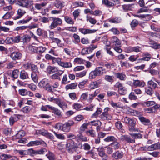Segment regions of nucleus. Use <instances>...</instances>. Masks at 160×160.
I'll list each match as a JSON object with an SVG mask.
<instances>
[{"mask_svg":"<svg viewBox=\"0 0 160 160\" xmlns=\"http://www.w3.org/2000/svg\"><path fill=\"white\" fill-rule=\"evenodd\" d=\"M147 84L148 85L151 86L154 89L157 87L158 86L157 84L152 80L149 81L147 82Z\"/></svg>","mask_w":160,"mask_h":160,"instance_id":"44","label":"nucleus"},{"mask_svg":"<svg viewBox=\"0 0 160 160\" xmlns=\"http://www.w3.org/2000/svg\"><path fill=\"white\" fill-rule=\"evenodd\" d=\"M114 77L113 76L106 75L105 76V80L107 82H112L114 81Z\"/></svg>","mask_w":160,"mask_h":160,"instance_id":"40","label":"nucleus"},{"mask_svg":"<svg viewBox=\"0 0 160 160\" xmlns=\"http://www.w3.org/2000/svg\"><path fill=\"white\" fill-rule=\"evenodd\" d=\"M87 80H84L82 82H80L78 84V86L79 88L82 89L84 87L86 83Z\"/></svg>","mask_w":160,"mask_h":160,"instance_id":"60","label":"nucleus"},{"mask_svg":"<svg viewBox=\"0 0 160 160\" xmlns=\"http://www.w3.org/2000/svg\"><path fill=\"white\" fill-rule=\"evenodd\" d=\"M26 133L24 131L22 130H20L15 135L13 136L12 138L14 140L20 139L24 137Z\"/></svg>","mask_w":160,"mask_h":160,"instance_id":"14","label":"nucleus"},{"mask_svg":"<svg viewBox=\"0 0 160 160\" xmlns=\"http://www.w3.org/2000/svg\"><path fill=\"white\" fill-rule=\"evenodd\" d=\"M139 119L144 124L146 125H149L151 127L152 125L150 123V121L144 117H141L139 118Z\"/></svg>","mask_w":160,"mask_h":160,"instance_id":"20","label":"nucleus"},{"mask_svg":"<svg viewBox=\"0 0 160 160\" xmlns=\"http://www.w3.org/2000/svg\"><path fill=\"white\" fill-rule=\"evenodd\" d=\"M22 54L19 52L14 51L12 52L10 55L11 58L13 60H19L22 57Z\"/></svg>","mask_w":160,"mask_h":160,"instance_id":"12","label":"nucleus"},{"mask_svg":"<svg viewBox=\"0 0 160 160\" xmlns=\"http://www.w3.org/2000/svg\"><path fill=\"white\" fill-rule=\"evenodd\" d=\"M57 62L59 65L64 68H69L72 67V63L70 62L62 61L60 58L57 59Z\"/></svg>","mask_w":160,"mask_h":160,"instance_id":"9","label":"nucleus"},{"mask_svg":"<svg viewBox=\"0 0 160 160\" xmlns=\"http://www.w3.org/2000/svg\"><path fill=\"white\" fill-rule=\"evenodd\" d=\"M27 155H28L31 156H33L37 155V150H34L33 149H30L26 150Z\"/></svg>","mask_w":160,"mask_h":160,"instance_id":"32","label":"nucleus"},{"mask_svg":"<svg viewBox=\"0 0 160 160\" xmlns=\"http://www.w3.org/2000/svg\"><path fill=\"white\" fill-rule=\"evenodd\" d=\"M73 108L77 111L79 110L82 108V105L80 103H75L72 105Z\"/></svg>","mask_w":160,"mask_h":160,"instance_id":"41","label":"nucleus"},{"mask_svg":"<svg viewBox=\"0 0 160 160\" xmlns=\"http://www.w3.org/2000/svg\"><path fill=\"white\" fill-rule=\"evenodd\" d=\"M109 146H111L112 147H113L114 149L116 150L120 148V144L119 142L118 141L117 139L116 138L115 140L114 141L112 142L111 143Z\"/></svg>","mask_w":160,"mask_h":160,"instance_id":"21","label":"nucleus"},{"mask_svg":"<svg viewBox=\"0 0 160 160\" xmlns=\"http://www.w3.org/2000/svg\"><path fill=\"white\" fill-rule=\"evenodd\" d=\"M32 79L35 82L37 83L38 82V76L37 74L35 72L32 73L31 74Z\"/></svg>","mask_w":160,"mask_h":160,"instance_id":"58","label":"nucleus"},{"mask_svg":"<svg viewBox=\"0 0 160 160\" xmlns=\"http://www.w3.org/2000/svg\"><path fill=\"white\" fill-rule=\"evenodd\" d=\"M89 124L88 123H84L80 127V131L82 132L84 131L86 129H87L88 127V125Z\"/></svg>","mask_w":160,"mask_h":160,"instance_id":"62","label":"nucleus"},{"mask_svg":"<svg viewBox=\"0 0 160 160\" xmlns=\"http://www.w3.org/2000/svg\"><path fill=\"white\" fill-rule=\"evenodd\" d=\"M64 20L68 24L73 25L74 23V21L69 16H65Z\"/></svg>","mask_w":160,"mask_h":160,"instance_id":"33","label":"nucleus"},{"mask_svg":"<svg viewBox=\"0 0 160 160\" xmlns=\"http://www.w3.org/2000/svg\"><path fill=\"white\" fill-rule=\"evenodd\" d=\"M20 78L21 79H25L28 78V73L24 71H22L21 72L20 75Z\"/></svg>","mask_w":160,"mask_h":160,"instance_id":"36","label":"nucleus"},{"mask_svg":"<svg viewBox=\"0 0 160 160\" xmlns=\"http://www.w3.org/2000/svg\"><path fill=\"white\" fill-rule=\"evenodd\" d=\"M14 13V11L8 12L4 14V15L2 17V18L4 19H8L13 15Z\"/></svg>","mask_w":160,"mask_h":160,"instance_id":"35","label":"nucleus"},{"mask_svg":"<svg viewBox=\"0 0 160 160\" xmlns=\"http://www.w3.org/2000/svg\"><path fill=\"white\" fill-rule=\"evenodd\" d=\"M48 100L50 102H53L63 110L67 108V104L59 98H55L53 97H49L48 98Z\"/></svg>","mask_w":160,"mask_h":160,"instance_id":"2","label":"nucleus"},{"mask_svg":"<svg viewBox=\"0 0 160 160\" xmlns=\"http://www.w3.org/2000/svg\"><path fill=\"white\" fill-rule=\"evenodd\" d=\"M145 92L147 94L152 95L153 93V91L152 90V88L150 87H148L145 88Z\"/></svg>","mask_w":160,"mask_h":160,"instance_id":"50","label":"nucleus"},{"mask_svg":"<svg viewBox=\"0 0 160 160\" xmlns=\"http://www.w3.org/2000/svg\"><path fill=\"white\" fill-rule=\"evenodd\" d=\"M133 83L134 86L140 87H143L146 85L145 82L143 81L138 80H134Z\"/></svg>","mask_w":160,"mask_h":160,"instance_id":"16","label":"nucleus"},{"mask_svg":"<svg viewBox=\"0 0 160 160\" xmlns=\"http://www.w3.org/2000/svg\"><path fill=\"white\" fill-rule=\"evenodd\" d=\"M49 83V81L48 79H44L39 83V86L44 88L49 92H51L52 91V88L50 86Z\"/></svg>","mask_w":160,"mask_h":160,"instance_id":"3","label":"nucleus"},{"mask_svg":"<svg viewBox=\"0 0 160 160\" xmlns=\"http://www.w3.org/2000/svg\"><path fill=\"white\" fill-rule=\"evenodd\" d=\"M89 124H91L92 125L97 126H101V123L99 120L93 121L90 122H88Z\"/></svg>","mask_w":160,"mask_h":160,"instance_id":"46","label":"nucleus"},{"mask_svg":"<svg viewBox=\"0 0 160 160\" xmlns=\"http://www.w3.org/2000/svg\"><path fill=\"white\" fill-rule=\"evenodd\" d=\"M135 16L142 18H145L147 20H150L152 18L151 16H150V15L149 14L136 15H135Z\"/></svg>","mask_w":160,"mask_h":160,"instance_id":"34","label":"nucleus"},{"mask_svg":"<svg viewBox=\"0 0 160 160\" xmlns=\"http://www.w3.org/2000/svg\"><path fill=\"white\" fill-rule=\"evenodd\" d=\"M87 73V71L84 70L82 72H80L76 74V76L77 78H79L82 77L86 75Z\"/></svg>","mask_w":160,"mask_h":160,"instance_id":"42","label":"nucleus"},{"mask_svg":"<svg viewBox=\"0 0 160 160\" xmlns=\"http://www.w3.org/2000/svg\"><path fill=\"white\" fill-rule=\"evenodd\" d=\"M78 30L82 34L86 35L94 33L97 31V30L90 29L82 28H79Z\"/></svg>","mask_w":160,"mask_h":160,"instance_id":"11","label":"nucleus"},{"mask_svg":"<svg viewBox=\"0 0 160 160\" xmlns=\"http://www.w3.org/2000/svg\"><path fill=\"white\" fill-rule=\"evenodd\" d=\"M133 4H125L122 5V7L125 11H127L128 10H131L132 9V6Z\"/></svg>","mask_w":160,"mask_h":160,"instance_id":"37","label":"nucleus"},{"mask_svg":"<svg viewBox=\"0 0 160 160\" xmlns=\"http://www.w3.org/2000/svg\"><path fill=\"white\" fill-rule=\"evenodd\" d=\"M86 20L88 21L91 23L95 24L96 22V20L94 18L89 17L88 15L86 16Z\"/></svg>","mask_w":160,"mask_h":160,"instance_id":"54","label":"nucleus"},{"mask_svg":"<svg viewBox=\"0 0 160 160\" xmlns=\"http://www.w3.org/2000/svg\"><path fill=\"white\" fill-rule=\"evenodd\" d=\"M123 156V153L122 152L117 151L113 153L112 157L115 159H118L122 158Z\"/></svg>","mask_w":160,"mask_h":160,"instance_id":"19","label":"nucleus"},{"mask_svg":"<svg viewBox=\"0 0 160 160\" xmlns=\"http://www.w3.org/2000/svg\"><path fill=\"white\" fill-rule=\"evenodd\" d=\"M116 138L113 136H109L104 139V141L106 142H113Z\"/></svg>","mask_w":160,"mask_h":160,"instance_id":"45","label":"nucleus"},{"mask_svg":"<svg viewBox=\"0 0 160 160\" xmlns=\"http://www.w3.org/2000/svg\"><path fill=\"white\" fill-rule=\"evenodd\" d=\"M11 157V156L10 155L3 154L0 155V159L3 160H6L10 158Z\"/></svg>","mask_w":160,"mask_h":160,"instance_id":"52","label":"nucleus"},{"mask_svg":"<svg viewBox=\"0 0 160 160\" xmlns=\"http://www.w3.org/2000/svg\"><path fill=\"white\" fill-rule=\"evenodd\" d=\"M109 110V108L108 107L104 109V112L100 116V117L103 120H109L111 119V116L110 114H109L108 112Z\"/></svg>","mask_w":160,"mask_h":160,"instance_id":"10","label":"nucleus"},{"mask_svg":"<svg viewBox=\"0 0 160 160\" xmlns=\"http://www.w3.org/2000/svg\"><path fill=\"white\" fill-rule=\"evenodd\" d=\"M128 124L129 126V130L130 132H133L137 131V129L134 127L135 124V122L134 120L130 118Z\"/></svg>","mask_w":160,"mask_h":160,"instance_id":"13","label":"nucleus"},{"mask_svg":"<svg viewBox=\"0 0 160 160\" xmlns=\"http://www.w3.org/2000/svg\"><path fill=\"white\" fill-rule=\"evenodd\" d=\"M53 112L59 117H61L62 116L61 112L58 108H55L53 110Z\"/></svg>","mask_w":160,"mask_h":160,"instance_id":"57","label":"nucleus"},{"mask_svg":"<svg viewBox=\"0 0 160 160\" xmlns=\"http://www.w3.org/2000/svg\"><path fill=\"white\" fill-rule=\"evenodd\" d=\"M53 132L57 138L62 140L65 139V136L63 134H58L55 131H53Z\"/></svg>","mask_w":160,"mask_h":160,"instance_id":"38","label":"nucleus"},{"mask_svg":"<svg viewBox=\"0 0 160 160\" xmlns=\"http://www.w3.org/2000/svg\"><path fill=\"white\" fill-rule=\"evenodd\" d=\"M73 121L70 120L64 124L58 123H56L54 128L56 129L60 130L65 132H68L71 130V126L74 124Z\"/></svg>","mask_w":160,"mask_h":160,"instance_id":"1","label":"nucleus"},{"mask_svg":"<svg viewBox=\"0 0 160 160\" xmlns=\"http://www.w3.org/2000/svg\"><path fill=\"white\" fill-rule=\"evenodd\" d=\"M102 2L103 4L109 7H112L114 5V4L109 0H102Z\"/></svg>","mask_w":160,"mask_h":160,"instance_id":"49","label":"nucleus"},{"mask_svg":"<svg viewBox=\"0 0 160 160\" xmlns=\"http://www.w3.org/2000/svg\"><path fill=\"white\" fill-rule=\"evenodd\" d=\"M14 152L15 154H18L21 156V157L27 155L26 150L15 149L14 150Z\"/></svg>","mask_w":160,"mask_h":160,"instance_id":"25","label":"nucleus"},{"mask_svg":"<svg viewBox=\"0 0 160 160\" xmlns=\"http://www.w3.org/2000/svg\"><path fill=\"white\" fill-rule=\"evenodd\" d=\"M88 87L91 89H93L98 88L97 84L95 81L91 82L88 85Z\"/></svg>","mask_w":160,"mask_h":160,"instance_id":"51","label":"nucleus"},{"mask_svg":"<svg viewBox=\"0 0 160 160\" xmlns=\"http://www.w3.org/2000/svg\"><path fill=\"white\" fill-rule=\"evenodd\" d=\"M17 121H18L17 118L14 116H11L9 118L10 125L11 126L12 125L14 122Z\"/></svg>","mask_w":160,"mask_h":160,"instance_id":"55","label":"nucleus"},{"mask_svg":"<svg viewBox=\"0 0 160 160\" xmlns=\"http://www.w3.org/2000/svg\"><path fill=\"white\" fill-rule=\"evenodd\" d=\"M26 12L25 11L21 9H19L18 10L17 13L18 15L14 18V20H16L20 18Z\"/></svg>","mask_w":160,"mask_h":160,"instance_id":"26","label":"nucleus"},{"mask_svg":"<svg viewBox=\"0 0 160 160\" xmlns=\"http://www.w3.org/2000/svg\"><path fill=\"white\" fill-rule=\"evenodd\" d=\"M78 83L77 82H74L71 84H68L66 86L65 88L66 90L68 89H73L76 88Z\"/></svg>","mask_w":160,"mask_h":160,"instance_id":"24","label":"nucleus"},{"mask_svg":"<svg viewBox=\"0 0 160 160\" xmlns=\"http://www.w3.org/2000/svg\"><path fill=\"white\" fill-rule=\"evenodd\" d=\"M121 21V19L119 18H116L109 20V22H110L114 23H119Z\"/></svg>","mask_w":160,"mask_h":160,"instance_id":"48","label":"nucleus"},{"mask_svg":"<svg viewBox=\"0 0 160 160\" xmlns=\"http://www.w3.org/2000/svg\"><path fill=\"white\" fill-rule=\"evenodd\" d=\"M44 142L43 141L35 140L34 141H31L27 145L28 147H33L40 145Z\"/></svg>","mask_w":160,"mask_h":160,"instance_id":"15","label":"nucleus"},{"mask_svg":"<svg viewBox=\"0 0 160 160\" xmlns=\"http://www.w3.org/2000/svg\"><path fill=\"white\" fill-rule=\"evenodd\" d=\"M19 74V70L16 69L12 72L11 77L14 78H17L18 77Z\"/></svg>","mask_w":160,"mask_h":160,"instance_id":"43","label":"nucleus"},{"mask_svg":"<svg viewBox=\"0 0 160 160\" xmlns=\"http://www.w3.org/2000/svg\"><path fill=\"white\" fill-rule=\"evenodd\" d=\"M111 42L113 43H115V46L117 45L120 46L121 44V42L116 37L113 36L111 38Z\"/></svg>","mask_w":160,"mask_h":160,"instance_id":"28","label":"nucleus"},{"mask_svg":"<svg viewBox=\"0 0 160 160\" xmlns=\"http://www.w3.org/2000/svg\"><path fill=\"white\" fill-rule=\"evenodd\" d=\"M47 151L46 149L43 148L40 150H37V154H44Z\"/></svg>","mask_w":160,"mask_h":160,"instance_id":"63","label":"nucleus"},{"mask_svg":"<svg viewBox=\"0 0 160 160\" xmlns=\"http://www.w3.org/2000/svg\"><path fill=\"white\" fill-rule=\"evenodd\" d=\"M30 36L28 35H25L23 36L22 42L23 43H26L29 42L30 39Z\"/></svg>","mask_w":160,"mask_h":160,"instance_id":"56","label":"nucleus"},{"mask_svg":"<svg viewBox=\"0 0 160 160\" xmlns=\"http://www.w3.org/2000/svg\"><path fill=\"white\" fill-rule=\"evenodd\" d=\"M102 111V110L100 108H98L97 110L92 115L93 118H97V117L100 114Z\"/></svg>","mask_w":160,"mask_h":160,"instance_id":"53","label":"nucleus"},{"mask_svg":"<svg viewBox=\"0 0 160 160\" xmlns=\"http://www.w3.org/2000/svg\"><path fill=\"white\" fill-rule=\"evenodd\" d=\"M160 149V142H158L149 146V151H153L157 149Z\"/></svg>","mask_w":160,"mask_h":160,"instance_id":"17","label":"nucleus"},{"mask_svg":"<svg viewBox=\"0 0 160 160\" xmlns=\"http://www.w3.org/2000/svg\"><path fill=\"white\" fill-rule=\"evenodd\" d=\"M130 135L135 138H142V136L140 133H130Z\"/></svg>","mask_w":160,"mask_h":160,"instance_id":"59","label":"nucleus"},{"mask_svg":"<svg viewBox=\"0 0 160 160\" xmlns=\"http://www.w3.org/2000/svg\"><path fill=\"white\" fill-rule=\"evenodd\" d=\"M85 61L81 58H76L74 60V62L77 64H83Z\"/></svg>","mask_w":160,"mask_h":160,"instance_id":"30","label":"nucleus"},{"mask_svg":"<svg viewBox=\"0 0 160 160\" xmlns=\"http://www.w3.org/2000/svg\"><path fill=\"white\" fill-rule=\"evenodd\" d=\"M69 98L72 100H75L77 99L76 94L75 92H71L69 94Z\"/></svg>","mask_w":160,"mask_h":160,"instance_id":"64","label":"nucleus"},{"mask_svg":"<svg viewBox=\"0 0 160 160\" xmlns=\"http://www.w3.org/2000/svg\"><path fill=\"white\" fill-rule=\"evenodd\" d=\"M52 21L49 26V28L52 29L56 28L58 25H61L62 23V20L59 18L52 17Z\"/></svg>","mask_w":160,"mask_h":160,"instance_id":"6","label":"nucleus"},{"mask_svg":"<svg viewBox=\"0 0 160 160\" xmlns=\"http://www.w3.org/2000/svg\"><path fill=\"white\" fill-rule=\"evenodd\" d=\"M46 49L45 47L40 46L38 47H36V53L38 54H42L44 52Z\"/></svg>","mask_w":160,"mask_h":160,"instance_id":"31","label":"nucleus"},{"mask_svg":"<svg viewBox=\"0 0 160 160\" xmlns=\"http://www.w3.org/2000/svg\"><path fill=\"white\" fill-rule=\"evenodd\" d=\"M17 3L20 6L27 7L32 5L33 2L32 0H18Z\"/></svg>","mask_w":160,"mask_h":160,"instance_id":"8","label":"nucleus"},{"mask_svg":"<svg viewBox=\"0 0 160 160\" xmlns=\"http://www.w3.org/2000/svg\"><path fill=\"white\" fill-rule=\"evenodd\" d=\"M115 76L118 78L122 81H125L127 78L126 75L122 72H119L116 73Z\"/></svg>","mask_w":160,"mask_h":160,"instance_id":"18","label":"nucleus"},{"mask_svg":"<svg viewBox=\"0 0 160 160\" xmlns=\"http://www.w3.org/2000/svg\"><path fill=\"white\" fill-rule=\"evenodd\" d=\"M46 156L49 159V160H54L55 157L54 155L52 152L49 151Z\"/></svg>","mask_w":160,"mask_h":160,"instance_id":"39","label":"nucleus"},{"mask_svg":"<svg viewBox=\"0 0 160 160\" xmlns=\"http://www.w3.org/2000/svg\"><path fill=\"white\" fill-rule=\"evenodd\" d=\"M155 103L156 102L154 101H148L144 102L143 104L147 107H149L154 105Z\"/></svg>","mask_w":160,"mask_h":160,"instance_id":"47","label":"nucleus"},{"mask_svg":"<svg viewBox=\"0 0 160 160\" xmlns=\"http://www.w3.org/2000/svg\"><path fill=\"white\" fill-rule=\"evenodd\" d=\"M54 5L57 8L61 9L64 7V3L60 1L56 0L54 2Z\"/></svg>","mask_w":160,"mask_h":160,"instance_id":"23","label":"nucleus"},{"mask_svg":"<svg viewBox=\"0 0 160 160\" xmlns=\"http://www.w3.org/2000/svg\"><path fill=\"white\" fill-rule=\"evenodd\" d=\"M99 76L102 75L106 72V70L104 68L102 67L96 68L95 69Z\"/></svg>","mask_w":160,"mask_h":160,"instance_id":"22","label":"nucleus"},{"mask_svg":"<svg viewBox=\"0 0 160 160\" xmlns=\"http://www.w3.org/2000/svg\"><path fill=\"white\" fill-rule=\"evenodd\" d=\"M14 43H18L21 39L20 36L18 35L16 36L12 37Z\"/></svg>","mask_w":160,"mask_h":160,"instance_id":"61","label":"nucleus"},{"mask_svg":"<svg viewBox=\"0 0 160 160\" xmlns=\"http://www.w3.org/2000/svg\"><path fill=\"white\" fill-rule=\"evenodd\" d=\"M97 73L95 70L92 71L89 73V78L90 79H94L97 76H98Z\"/></svg>","mask_w":160,"mask_h":160,"instance_id":"29","label":"nucleus"},{"mask_svg":"<svg viewBox=\"0 0 160 160\" xmlns=\"http://www.w3.org/2000/svg\"><path fill=\"white\" fill-rule=\"evenodd\" d=\"M36 132L38 134H41L49 139L53 140L54 138V137L52 134L49 132L48 131L45 129L38 130Z\"/></svg>","mask_w":160,"mask_h":160,"instance_id":"7","label":"nucleus"},{"mask_svg":"<svg viewBox=\"0 0 160 160\" xmlns=\"http://www.w3.org/2000/svg\"><path fill=\"white\" fill-rule=\"evenodd\" d=\"M57 68L54 67H52L49 66L47 68V72L49 74L52 73H54L56 72Z\"/></svg>","mask_w":160,"mask_h":160,"instance_id":"27","label":"nucleus"},{"mask_svg":"<svg viewBox=\"0 0 160 160\" xmlns=\"http://www.w3.org/2000/svg\"><path fill=\"white\" fill-rule=\"evenodd\" d=\"M114 86L115 88H118V91L120 94L124 95L127 93V89L126 88L124 87L120 82H117Z\"/></svg>","mask_w":160,"mask_h":160,"instance_id":"5","label":"nucleus"},{"mask_svg":"<svg viewBox=\"0 0 160 160\" xmlns=\"http://www.w3.org/2000/svg\"><path fill=\"white\" fill-rule=\"evenodd\" d=\"M78 147V145L72 139H69L67 140L66 145V149L70 153H72V149H74Z\"/></svg>","mask_w":160,"mask_h":160,"instance_id":"4","label":"nucleus"}]
</instances>
